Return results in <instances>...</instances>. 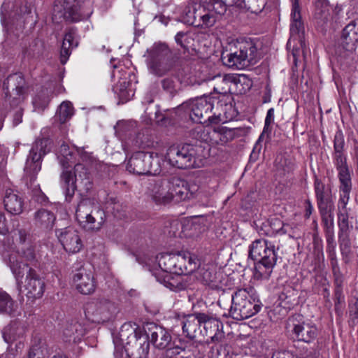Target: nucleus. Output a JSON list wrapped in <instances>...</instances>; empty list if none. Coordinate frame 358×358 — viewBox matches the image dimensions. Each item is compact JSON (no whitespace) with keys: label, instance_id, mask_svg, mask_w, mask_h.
<instances>
[{"label":"nucleus","instance_id":"052dcab7","mask_svg":"<svg viewBox=\"0 0 358 358\" xmlns=\"http://www.w3.org/2000/svg\"><path fill=\"white\" fill-rule=\"evenodd\" d=\"M176 41L184 48H187L189 38L183 32H178L175 36Z\"/></svg>","mask_w":358,"mask_h":358},{"label":"nucleus","instance_id":"2eb2a0df","mask_svg":"<svg viewBox=\"0 0 358 358\" xmlns=\"http://www.w3.org/2000/svg\"><path fill=\"white\" fill-rule=\"evenodd\" d=\"M169 53L165 44H155L150 50L148 66L152 73L162 76L170 69V65L166 62Z\"/></svg>","mask_w":358,"mask_h":358},{"label":"nucleus","instance_id":"e433bc0d","mask_svg":"<svg viewBox=\"0 0 358 358\" xmlns=\"http://www.w3.org/2000/svg\"><path fill=\"white\" fill-rule=\"evenodd\" d=\"M213 79L217 80V83L215 86H214V91L216 92L218 94H227L230 90V86L229 84L232 81V76H223L221 75H217L216 76H214L213 78H206L203 80H202L201 82L198 83V85H201L203 82H206L208 80H211Z\"/></svg>","mask_w":358,"mask_h":358},{"label":"nucleus","instance_id":"20e7f679","mask_svg":"<svg viewBox=\"0 0 358 358\" xmlns=\"http://www.w3.org/2000/svg\"><path fill=\"white\" fill-rule=\"evenodd\" d=\"M189 22L201 28L213 27L227 11L222 1L189 0Z\"/></svg>","mask_w":358,"mask_h":358},{"label":"nucleus","instance_id":"09e8293b","mask_svg":"<svg viewBox=\"0 0 358 358\" xmlns=\"http://www.w3.org/2000/svg\"><path fill=\"white\" fill-rule=\"evenodd\" d=\"M340 189L342 192V194H341L339 202L343 205V207L344 208L349 200V194L351 189V180H348L347 181L340 180Z\"/></svg>","mask_w":358,"mask_h":358},{"label":"nucleus","instance_id":"4be33fe9","mask_svg":"<svg viewBox=\"0 0 358 358\" xmlns=\"http://www.w3.org/2000/svg\"><path fill=\"white\" fill-rule=\"evenodd\" d=\"M83 3V0H66L64 18L71 22H78L88 18L92 12L90 10H85Z\"/></svg>","mask_w":358,"mask_h":358},{"label":"nucleus","instance_id":"ddd939ff","mask_svg":"<svg viewBox=\"0 0 358 358\" xmlns=\"http://www.w3.org/2000/svg\"><path fill=\"white\" fill-rule=\"evenodd\" d=\"M213 99L210 96H201L188 103L189 117L194 122L203 123L206 120L211 122L210 113L213 108Z\"/></svg>","mask_w":358,"mask_h":358},{"label":"nucleus","instance_id":"c756f323","mask_svg":"<svg viewBox=\"0 0 358 358\" xmlns=\"http://www.w3.org/2000/svg\"><path fill=\"white\" fill-rule=\"evenodd\" d=\"M152 192V199L158 204H166L173 199V192H171V185L169 182L156 185Z\"/></svg>","mask_w":358,"mask_h":358},{"label":"nucleus","instance_id":"338daca9","mask_svg":"<svg viewBox=\"0 0 358 358\" xmlns=\"http://www.w3.org/2000/svg\"><path fill=\"white\" fill-rule=\"evenodd\" d=\"M27 358H43L42 352L39 348H32L29 350Z\"/></svg>","mask_w":358,"mask_h":358},{"label":"nucleus","instance_id":"412c9836","mask_svg":"<svg viewBox=\"0 0 358 358\" xmlns=\"http://www.w3.org/2000/svg\"><path fill=\"white\" fill-rule=\"evenodd\" d=\"M148 342L159 350H165L172 343V337L169 331L162 327L151 324L146 333Z\"/></svg>","mask_w":358,"mask_h":358},{"label":"nucleus","instance_id":"f03ea898","mask_svg":"<svg viewBox=\"0 0 358 358\" xmlns=\"http://www.w3.org/2000/svg\"><path fill=\"white\" fill-rule=\"evenodd\" d=\"M7 265L10 267L17 284L24 288L29 299L34 301L42 297L45 291V282L34 268L29 267L27 264L20 263L16 254L9 257Z\"/></svg>","mask_w":358,"mask_h":358},{"label":"nucleus","instance_id":"4c0bfd02","mask_svg":"<svg viewBox=\"0 0 358 358\" xmlns=\"http://www.w3.org/2000/svg\"><path fill=\"white\" fill-rule=\"evenodd\" d=\"M315 192L318 208L334 205L330 196L324 191V185L318 179L315 181Z\"/></svg>","mask_w":358,"mask_h":358},{"label":"nucleus","instance_id":"4468645a","mask_svg":"<svg viewBox=\"0 0 358 358\" xmlns=\"http://www.w3.org/2000/svg\"><path fill=\"white\" fill-rule=\"evenodd\" d=\"M14 236L17 250L10 252L6 259V263L9 257L13 254H16L17 260L21 264H23L21 259L30 262H34L36 260V252L27 233L24 230L19 229L15 231Z\"/></svg>","mask_w":358,"mask_h":358},{"label":"nucleus","instance_id":"864d4df0","mask_svg":"<svg viewBox=\"0 0 358 358\" xmlns=\"http://www.w3.org/2000/svg\"><path fill=\"white\" fill-rule=\"evenodd\" d=\"M292 12L291 22L301 20L299 0H291Z\"/></svg>","mask_w":358,"mask_h":358},{"label":"nucleus","instance_id":"9d476101","mask_svg":"<svg viewBox=\"0 0 358 358\" xmlns=\"http://www.w3.org/2000/svg\"><path fill=\"white\" fill-rule=\"evenodd\" d=\"M61 185L67 197L71 198L78 187L88 190L92 187V181L87 169L80 163L74 166L73 173L63 171L61 175Z\"/></svg>","mask_w":358,"mask_h":358},{"label":"nucleus","instance_id":"0eeeda50","mask_svg":"<svg viewBox=\"0 0 358 358\" xmlns=\"http://www.w3.org/2000/svg\"><path fill=\"white\" fill-rule=\"evenodd\" d=\"M201 146L185 144L180 146L172 145L169 148L166 158L169 163L178 169L199 167L204 157L201 154Z\"/></svg>","mask_w":358,"mask_h":358},{"label":"nucleus","instance_id":"de8ad7c7","mask_svg":"<svg viewBox=\"0 0 358 358\" xmlns=\"http://www.w3.org/2000/svg\"><path fill=\"white\" fill-rule=\"evenodd\" d=\"M50 101V99L47 95V93L44 91L41 92L40 94H37L33 99V106L34 108V110L41 111L44 110L48 103Z\"/></svg>","mask_w":358,"mask_h":358},{"label":"nucleus","instance_id":"c85d7f7f","mask_svg":"<svg viewBox=\"0 0 358 358\" xmlns=\"http://www.w3.org/2000/svg\"><path fill=\"white\" fill-rule=\"evenodd\" d=\"M85 334V330L79 322L66 323L62 330V338L65 342L77 343Z\"/></svg>","mask_w":358,"mask_h":358},{"label":"nucleus","instance_id":"a19ab883","mask_svg":"<svg viewBox=\"0 0 358 358\" xmlns=\"http://www.w3.org/2000/svg\"><path fill=\"white\" fill-rule=\"evenodd\" d=\"M129 82L121 78L114 87L115 92L123 101H128L134 95L133 90L129 88Z\"/></svg>","mask_w":358,"mask_h":358},{"label":"nucleus","instance_id":"dca6fc26","mask_svg":"<svg viewBox=\"0 0 358 358\" xmlns=\"http://www.w3.org/2000/svg\"><path fill=\"white\" fill-rule=\"evenodd\" d=\"M249 257L255 262L277 260L275 245L267 240L254 241L249 247Z\"/></svg>","mask_w":358,"mask_h":358},{"label":"nucleus","instance_id":"3c124183","mask_svg":"<svg viewBox=\"0 0 358 358\" xmlns=\"http://www.w3.org/2000/svg\"><path fill=\"white\" fill-rule=\"evenodd\" d=\"M304 31L303 24L301 20L291 22L290 24V34L291 37L299 36L301 38L300 34Z\"/></svg>","mask_w":358,"mask_h":358},{"label":"nucleus","instance_id":"f3484780","mask_svg":"<svg viewBox=\"0 0 358 358\" xmlns=\"http://www.w3.org/2000/svg\"><path fill=\"white\" fill-rule=\"evenodd\" d=\"M76 289L83 294H90L96 288V281L90 268L82 266L76 271L72 277Z\"/></svg>","mask_w":358,"mask_h":358},{"label":"nucleus","instance_id":"6e6552de","mask_svg":"<svg viewBox=\"0 0 358 358\" xmlns=\"http://www.w3.org/2000/svg\"><path fill=\"white\" fill-rule=\"evenodd\" d=\"M259 59L257 48L252 41H238L234 50L222 55L223 64L234 69H243L255 64Z\"/></svg>","mask_w":358,"mask_h":358},{"label":"nucleus","instance_id":"39448f33","mask_svg":"<svg viewBox=\"0 0 358 358\" xmlns=\"http://www.w3.org/2000/svg\"><path fill=\"white\" fill-rule=\"evenodd\" d=\"M48 140L46 138L36 140L29 151L24 167L23 179L27 187L31 189L33 196L38 199H42L45 196L36 181L41 169L42 159L48 152Z\"/></svg>","mask_w":358,"mask_h":358},{"label":"nucleus","instance_id":"5701e85b","mask_svg":"<svg viewBox=\"0 0 358 358\" xmlns=\"http://www.w3.org/2000/svg\"><path fill=\"white\" fill-rule=\"evenodd\" d=\"M13 6L10 2H3L1 8V23L8 30L12 29L13 27L16 29L23 28L27 20L24 15L17 14L15 11L10 12Z\"/></svg>","mask_w":358,"mask_h":358},{"label":"nucleus","instance_id":"f8f14e48","mask_svg":"<svg viewBox=\"0 0 358 358\" xmlns=\"http://www.w3.org/2000/svg\"><path fill=\"white\" fill-rule=\"evenodd\" d=\"M116 312V307L110 301L103 300L89 303L85 309L87 319L94 323H103L111 320Z\"/></svg>","mask_w":358,"mask_h":358},{"label":"nucleus","instance_id":"a18cd8bd","mask_svg":"<svg viewBox=\"0 0 358 358\" xmlns=\"http://www.w3.org/2000/svg\"><path fill=\"white\" fill-rule=\"evenodd\" d=\"M232 81L233 84H234L237 88L239 87V85L241 87V88L238 90L240 93H245L252 86V81L245 74H238L232 76Z\"/></svg>","mask_w":358,"mask_h":358},{"label":"nucleus","instance_id":"603ef678","mask_svg":"<svg viewBox=\"0 0 358 358\" xmlns=\"http://www.w3.org/2000/svg\"><path fill=\"white\" fill-rule=\"evenodd\" d=\"M340 247L342 253L347 254L350 251V239L348 233L339 234Z\"/></svg>","mask_w":358,"mask_h":358},{"label":"nucleus","instance_id":"774afa93","mask_svg":"<svg viewBox=\"0 0 358 358\" xmlns=\"http://www.w3.org/2000/svg\"><path fill=\"white\" fill-rule=\"evenodd\" d=\"M305 217L309 218L313 211V206L310 200H306L305 201Z\"/></svg>","mask_w":358,"mask_h":358},{"label":"nucleus","instance_id":"7c9ffc66","mask_svg":"<svg viewBox=\"0 0 358 358\" xmlns=\"http://www.w3.org/2000/svg\"><path fill=\"white\" fill-rule=\"evenodd\" d=\"M277 260L256 262L254 269V278L257 280H268Z\"/></svg>","mask_w":358,"mask_h":358},{"label":"nucleus","instance_id":"c9c22d12","mask_svg":"<svg viewBox=\"0 0 358 358\" xmlns=\"http://www.w3.org/2000/svg\"><path fill=\"white\" fill-rule=\"evenodd\" d=\"M201 325L199 320V314L191 315L185 317L182 322V328L183 334L189 338H194L195 333Z\"/></svg>","mask_w":358,"mask_h":358},{"label":"nucleus","instance_id":"7ed1b4c3","mask_svg":"<svg viewBox=\"0 0 358 358\" xmlns=\"http://www.w3.org/2000/svg\"><path fill=\"white\" fill-rule=\"evenodd\" d=\"M115 353L121 355L124 350L130 358H146L150 344L145 335H138L129 324L122 326L113 336Z\"/></svg>","mask_w":358,"mask_h":358},{"label":"nucleus","instance_id":"72a5a7b5","mask_svg":"<svg viewBox=\"0 0 358 358\" xmlns=\"http://www.w3.org/2000/svg\"><path fill=\"white\" fill-rule=\"evenodd\" d=\"M17 310L16 303L7 292L0 289V313L15 315Z\"/></svg>","mask_w":358,"mask_h":358},{"label":"nucleus","instance_id":"69168bd1","mask_svg":"<svg viewBox=\"0 0 358 358\" xmlns=\"http://www.w3.org/2000/svg\"><path fill=\"white\" fill-rule=\"evenodd\" d=\"M328 253H329V257L331 259V265L334 266L337 262H336V251H335V245L332 244L328 248Z\"/></svg>","mask_w":358,"mask_h":358},{"label":"nucleus","instance_id":"b1692460","mask_svg":"<svg viewBox=\"0 0 358 358\" xmlns=\"http://www.w3.org/2000/svg\"><path fill=\"white\" fill-rule=\"evenodd\" d=\"M199 320L201 325L206 331V334H209L213 341H218L224 336L222 331H220L221 322L216 318H214L205 313H199Z\"/></svg>","mask_w":358,"mask_h":358},{"label":"nucleus","instance_id":"a878e982","mask_svg":"<svg viewBox=\"0 0 358 358\" xmlns=\"http://www.w3.org/2000/svg\"><path fill=\"white\" fill-rule=\"evenodd\" d=\"M3 204L6 211L12 215H19L23 210L24 201L13 189L6 190Z\"/></svg>","mask_w":358,"mask_h":358},{"label":"nucleus","instance_id":"aec40b11","mask_svg":"<svg viewBox=\"0 0 358 358\" xmlns=\"http://www.w3.org/2000/svg\"><path fill=\"white\" fill-rule=\"evenodd\" d=\"M243 128H229L224 126H217L213 128L212 146L226 145L229 142L245 134Z\"/></svg>","mask_w":358,"mask_h":358},{"label":"nucleus","instance_id":"6e6d98bb","mask_svg":"<svg viewBox=\"0 0 358 358\" xmlns=\"http://www.w3.org/2000/svg\"><path fill=\"white\" fill-rule=\"evenodd\" d=\"M62 43L72 48L77 47L78 43L77 39L76 38L75 33L72 31L66 33L64 36Z\"/></svg>","mask_w":358,"mask_h":358},{"label":"nucleus","instance_id":"423d86ee","mask_svg":"<svg viewBox=\"0 0 358 358\" xmlns=\"http://www.w3.org/2000/svg\"><path fill=\"white\" fill-rule=\"evenodd\" d=\"M231 315L237 320L248 319L261 310V302L252 287L238 289L232 295Z\"/></svg>","mask_w":358,"mask_h":358},{"label":"nucleus","instance_id":"49530a36","mask_svg":"<svg viewBox=\"0 0 358 358\" xmlns=\"http://www.w3.org/2000/svg\"><path fill=\"white\" fill-rule=\"evenodd\" d=\"M358 29L356 28V23L352 22L348 24L343 31V36L346 43L355 45L358 41Z\"/></svg>","mask_w":358,"mask_h":358},{"label":"nucleus","instance_id":"680f3d73","mask_svg":"<svg viewBox=\"0 0 358 358\" xmlns=\"http://www.w3.org/2000/svg\"><path fill=\"white\" fill-rule=\"evenodd\" d=\"M72 48L67 46L66 45L62 43V50H61V62L62 64H65L69 55H71V50Z\"/></svg>","mask_w":358,"mask_h":358},{"label":"nucleus","instance_id":"bb28decb","mask_svg":"<svg viewBox=\"0 0 358 358\" xmlns=\"http://www.w3.org/2000/svg\"><path fill=\"white\" fill-rule=\"evenodd\" d=\"M292 332L298 341L310 343L316 338L317 329L315 324L303 322L294 324Z\"/></svg>","mask_w":358,"mask_h":358},{"label":"nucleus","instance_id":"bf43d9fd","mask_svg":"<svg viewBox=\"0 0 358 358\" xmlns=\"http://www.w3.org/2000/svg\"><path fill=\"white\" fill-rule=\"evenodd\" d=\"M162 84L165 90L171 93L175 90L176 82L173 78H166L162 81Z\"/></svg>","mask_w":358,"mask_h":358},{"label":"nucleus","instance_id":"6ab92c4d","mask_svg":"<svg viewBox=\"0 0 358 358\" xmlns=\"http://www.w3.org/2000/svg\"><path fill=\"white\" fill-rule=\"evenodd\" d=\"M59 242L64 249L69 253H77L83 248V242L78 231L73 227H69L57 231Z\"/></svg>","mask_w":358,"mask_h":358},{"label":"nucleus","instance_id":"e2e57ef3","mask_svg":"<svg viewBox=\"0 0 358 358\" xmlns=\"http://www.w3.org/2000/svg\"><path fill=\"white\" fill-rule=\"evenodd\" d=\"M258 341L257 340H250V342L248 343V345L246 348H249V352L247 350H245L244 353L248 354L250 353L252 355H257L259 351L257 348V345L258 344Z\"/></svg>","mask_w":358,"mask_h":358},{"label":"nucleus","instance_id":"58836bf2","mask_svg":"<svg viewBox=\"0 0 358 358\" xmlns=\"http://www.w3.org/2000/svg\"><path fill=\"white\" fill-rule=\"evenodd\" d=\"M192 135L196 140L212 146V127H204L203 125L197 126L194 128Z\"/></svg>","mask_w":358,"mask_h":358},{"label":"nucleus","instance_id":"0e129e2a","mask_svg":"<svg viewBox=\"0 0 358 358\" xmlns=\"http://www.w3.org/2000/svg\"><path fill=\"white\" fill-rule=\"evenodd\" d=\"M274 122V109L273 108L268 110L264 122V130L267 129Z\"/></svg>","mask_w":358,"mask_h":358},{"label":"nucleus","instance_id":"9b49d317","mask_svg":"<svg viewBox=\"0 0 358 358\" xmlns=\"http://www.w3.org/2000/svg\"><path fill=\"white\" fill-rule=\"evenodd\" d=\"M127 170L136 175H157L161 172L158 155L153 152H137L129 159Z\"/></svg>","mask_w":358,"mask_h":358},{"label":"nucleus","instance_id":"13d9d810","mask_svg":"<svg viewBox=\"0 0 358 358\" xmlns=\"http://www.w3.org/2000/svg\"><path fill=\"white\" fill-rule=\"evenodd\" d=\"M344 139L341 134H336L334 137V153H343Z\"/></svg>","mask_w":358,"mask_h":358},{"label":"nucleus","instance_id":"f704fd0d","mask_svg":"<svg viewBox=\"0 0 358 358\" xmlns=\"http://www.w3.org/2000/svg\"><path fill=\"white\" fill-rule=\"evenodd\" d=\"M334 205L319 208L322 217V222L324 225L326 233L329 236L334 234Z\"/></svg>","mask_w":358,"mask_h":358},{"label":"nucleus","instance_id":"79ce46f5","mask_svg":"<svg viewBox=\"0 0 358 358\" xmlns=\"http://www.w3.org/2000/svg\"><path fill=\"white\" fill-rule=\"evenodd\" d=\"M73 113L74 110L72 103L69 101H64L60 104L57 116L60 123H64L73 115Z\"/></svg>","mask_w":358,"mask_h":358},{"label":"nucleus","instance_id":"a211bd4d","mask_svg":"<svg viewBox=\"0 0 358 358\" xmlns=\"http://www.w3.org/2000/svg\"><path fill=\"white\" fill-rule=\"evenodd\" d=\"M3 87L6 94L10 93L14 103L21 102L26 97L27 89L21 73L10 75L3 82Z\"/></svg>","mask_w":358,"mask_h":358},{"label":"nucleus","instance_id":"4d7b16f0","mask_svg":"<svg viewBox=\"0 0 358 358\" xmlns=\"http://www.w3.org/2000/svg\"><path fill=\"white\" fill-rule=\"evenodd\" d=\"M212 358H231L229 349H222V347L217 349H212Z\"/></svg>","mask_w":358,"mask_h":358},{"label":"nucleus","instance_id":"ea45409f","mask_svg":"<svg viewBox=\"0 0 358 358\" xmlns=\"http://www.w3.org/2000/svg\"><path fill=\"white\" fill-rule=\"evenodd\" d=\"M334 160L338 171L339 180L344 181L350 180V173L345 162V158L343 153H334Z\"/></svg>","mask_w":358,"mask_h":358},{"label":"nucleus","instance_id":"473e14b6","mask_svg":"<svg viewBox=\"0 0 358 358\" xmlns=\"http://www.w3.org/2000/svg\"><path fill=\"white\" fill-rule=\"evenodd\" d=\"M24 334L23 327L17 322H13L3 328L2 331V336L4 341L10 345Z\"/></svg>","mask_w":358,"mask_h":358},{"label":"nucleus","instance_id":"393cba45","mask_svg":"<svg viewBox=\"0 0 358 358\" xmlns=\"http://www.w3.org/2000/svg\"><path fill=\"white\" fill-rule=\"evenodd\" d=\"M199 190V187L194 182L180 181L179 184L171 186L173 199L177 201L189 199L194 197Z\"/></svg>","mask_w":358,"mask_h":358},{"label":"nucleus","instance_id":"5fc2aeb1","mask_svg":"<svg viewBox=\"0 0 358 358\" xmlns=\"http://www.w3.org/2000/svg\"><path fill=\"white\" fill-rule=\"evenodd\" d=\"M338 227L340 229L339 234L348 233L350 227L347 215L341 213L338 215Z\"/></svg>","mask_w":358,"mask_h":358},{"label":"nucleus","instance_id":"1a4fd4ad","mask_svg":"<svg viewBox=\"0 0 358 358\" xmlns=\"http://www.w3.org/2000/svg\"><path fill=\"white\" fill-rule=\"evenodd\" d=\"M105 212L91 199L82 200L76 210V219L87 231H99L105 222Z\"/></svg>","mask_w":358,"mask_h":358},{"label":"nucleus","instance_id":"f257e3e1","mask_svg":"<svg viewBox=\"0 0 358 358\" xmlns=\"http://www.w3.org/2000/svg\"><path fill=\"white\" fill-rule=\"evenodd\" d=\"M157 268H150V272L160 282L166 281L168 273L178 275L190 274L197 268L198 259L187 251L161 253L156 257Z\"/></svg>","mask_w":358,"mask_h":358},{"label":"nucleus","instance_id":"37998d69","mask_svg":"<svg viewBox=\"0 0 358 358\" xmlns=\"http://www.w3.org/2000/svg\"><path fill=\"white\" fill-rule=\"evenodd\" d=\"M297 291L291 286L285 287L279 295V299L285 306H292L296 302Z\"/></svg>","mask_w":358,"mask_h":358},{"label":"nucleus","instance_id":"8fccbe9b","mask_svg":"<svg viewBox=\"0 0 358 358\" xmlns=\"http://www.w3.org/2000/svg\"><path fill=\"white\" fill-rule=\"evenodd\" d=\"M59 152L61 155L63 157L64 159H61L63 163L64 166H69L70 164H73L72 161L73 158V152L70 150L69 147L66 144H62L60 147Z\"/></svg>","mask_w":358,"mask_h":358},{"label":"nucleus","instance_id":"2f4dec72","mask_svg":"<svg viewBox=\"0 0 358 358\" xmlns=\"http://www.w3.org/2000/svg\"><path fill=\"white\" fill-rule=\"evenodd\" d=\"M196 277L203 284L210 287L212 289L219 287L216 273L209 266H200L196 273Z\"/></svg>","mask_w":358,"mask_h":358},{"label":"nucleus","instance_id":"c03bdc74","mask_svg":"<svg viewBox=\"0 0 358 358\" xmlns=\"http://www.w3.org/2000/svg\"><path fill=\"white\" fill-rule=\"evenodd\" d=\"M36 220L45 227H51L55 220V215L49 210L41 209L38 210L35 215Z\"/></svg>","mask_w":358,"mask_h":358},{"label":"nucleus","instance_id":"cd10ccee","mask_svg":"<svg viewBox=\"0 0 358 358\" xmlns=\"http://www.w3.org/2000/svg\"><path fill=\"white\" fill-rule=\"evenodd\" d=\"M331 19V8L327 0L315 2L313 20L317 27L322 28Z\"/></svg>","mask_w":358,"mask_h":358}]
</instances>
